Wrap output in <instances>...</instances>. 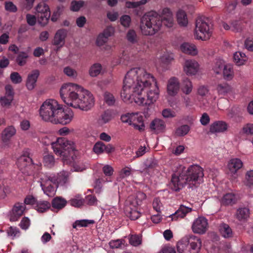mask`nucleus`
Segmentation results:
<instances>
[{
    "instance_id": "15",
    "label": "nucleus",
    "mask_w": 253,
    "mask_h": 253,
    "mask_svg": "<svg viewBox=\"0 0 253 253\" xmlns=\"http://www.w3.org/2000/svg\"><path fill=\"white\" fill-rule=\"evenodd\" d=\"M26 209L24 204L17 203L14 205L10 215V220L15 221L23 215Z\"/></svg>"
},
{
    "instance_id": "9",
    "label": "nucleus",
    "mask_w": 253,
    "mask_h": 253,
    "mask_svg": "<svg viewBox=\"0 0 253 253\" xmlns=\"http://www.w3.org/2000/svg\"><path fill=\"white\" fill-rule=\"evenodd\" d=\"M121 120L123 123H128L140 131L144 129L143 117L141 114L137 113H126L121 116Z\"/></svg>"
},
{
    "instance_id": "49",
    "label": "nucleus",
    "mask_w": 253,
    "mask_h": 253,
    "mask_svg": "<svg viewBox=\"0 0 253 253\" xmlns=\"http://www.w3.org/2000/svg\"><path fill=\"white\" fill-rule=\"evenodd\" d=\"M147 2V0H141L138 1L134 2L127 1L126 2V6L128 8H136L140 5L146 4Z\"/></svg>"
},
{
    "instance_id": "45",
    "label": "nucleus",
    "mask_w": 253,
    "mask_h": 253,
    "mask_svg": "<svg viewBox=\"0 0 253 253\" xmlns=\"http://www.w3.org/2000/svg\"><path fill=\"white\" fill-rule=\"evenodd\" d=\"M101 70V65L99 63H95L90 67L89 74L91 77H96L100 73Z\"/></svg>"
},
{
    "instance_id": "39",
    "label": "nucleus",
    "mask_w": 253,
    "mask_h": 253,
    "mask_svg": "<svg viewBox=\"0 0 253 253\" xmlns=\"http://www.w3.org/2000/svg\"><path fill=\"white\" fill-rule=\"evenodd\" d=\"M221 74L223 75L225 80H231L233 77V70L231 66L229 65H226Z\"/></svg>"
},
{
    "instance_id": "51",
    "label": "nucleus",
    "mask_w": 253,
    "mask_h": 253,
    "mask_svg": "<svg viewBox=\"0 0 253 253\" xmlns=\"http://www.w3.org/2000/svg\"><path fill=\"white\" fill-rule=\"evenodd\" d=\"M129 242L133 246H137L141 243V240L138 235H131L129 237Z\"/></svg>"
},
{
    "instance_id": "46",
    "label": "nucleus",
    "mask_w": 253,
    "mask_h": 253,
    "mask_svg": "<svg viewBox=\"0 0 253 253\" xmlns=\"http://www.w3.org/2000/svg\"><path fill=\"white\" fill-rule=\"evenodd\" d=\"M104 148L105 144L101 141H98L94 145L93 150L95 154L99 155L104 152Z\"/></svg>"
},
{
    "instance_id": "26",
    "label": "nucleus",
    "mask_w": 253,
    "mask_h": 253,
    "mask_svg": "<svg viewBox=\"0 0 253 253\" xmlns=\"http://www.w3.org/2000/svg\"><path fill=\"white\" fill-rule=\"evenodd\" d=\"M180 50L186 54L195 55L197 53L196 47L194 44L184 42L180 46Z\"/></svg>"
},
{
    "instance_id": "3",
    "label": "nucleus",
    "mask_w": 253,
    "mask_h": 253,
    "mask_svg": "<svg viewBox=\"0 0 253 253\" xmlns=\"http://www.w3.org/2000/svg\"><path fill=\"white\" fill-rule=\"evenodd\" d=\"M40 115L44 121L65 125L72 121L73 112L70 109H64L56 100L48 99L41 106Z\"/></svg>"
},
{
    "instance_id": "1",
    "label": "nucleus",
    "mask_w": 253,
    "mask_h": 253,
    "mask_svg": "<svg viewBox=\"0 0 253 253\" xmlns=\"http://www.w3.org/2000/svg\"><path fill=\"white\" fill-rule=\"evenodd\" d=\"M159 90L155 79L141 68L129 70L124 80L121 96L124 102L134 101L138 105L153 103L158 98Z\"/></svg>"
},
{
    "instance_id": "47",
    "label": "nucleus",
    "mask_w": 253,
    "mask_h": 253,
    "mask_svg": "<svg viewBox=\"0 0 253 253\" xmlns=\"http://www.w3.org/2000/svg\"><path fill=\"white\" fill-rule=\"evenodd\" d=\"M5 10L9 12L15 13L17 11L18 8L13 2L6 1L4 2Z\"/></svg>"
},
{
    "instance_id": "5",
    "label": "nucleus",
    "mask_w": 253,
    "mask_h": 253,
    "mask_svg": "<svg viewBox=\"0 0 253 253\" xmlns=\"http://www.w3.org/2000/svg\"><path fill=\"white\" fill-rule=\"evenodd\" d=\"M161 27V15L156 11L148 12L141 19L140 29L144 35H154L160 30Z\"/></svg>"
},
{
    "instance_id": "18",
    "label": "nucleus",
    "mask_w": 253,
    "mask_h": 253,
    "mask_svg": "<svg viewBox=\"0 0 253 253\" xmlns=\"http://www.w3.org/2000/svg\"><path fill=\"white\" fill-rule=\"evenodd\" d=\"M184 70L187 75H195L198 70V63L195 60H187L185 62Z\"/></svg>"
},
{
    "instance_id": "37",
    "label": "nucleus",
    "mask_w": 253,
    "mask_h": 253,
    "mask_svg": "<svg viewBox=\"0 0 253 253\" xmlns=\"http://www.w3.org/2000/svg\"><path fill=\"white\" fill-rule=\"evenodd\" d=\"M193 88L191 82L188 79L185 78L183 80L182 83L181 90L186 94H190Z\"/></svg>"
},
{
    "instance_id": "44",
    "label": "nucleus",
    "mask_w": 253,
    "mask_h": 253,
    "mask_svg": "<svg viewBox=\"0 0 253 253\" xmlns=\"http://www.w3.org/2000/svg\"><path fill=\"white\" fill-rule=\"evenodd\" d=\"M28 57V55L26 52H20L16 58V62L19 66H22L26 64Z\"/></svg>"
},
{
    "instance_id": "17",
    "label": "nucleus",
    "mask_w": 253,
    "mask_h": 253,
    "mask_svg": "<svg viewBox=\"0 0 253 253\" xmlns=\"http://www.w3.org/2000/svg\"><path fill=\"white\" fill-rule=\"evenodd\" d=\"M179 88L180 84L177 78L172 77L169 80L167 84V92L169 95L171 96L176 95Z\"/></svg>"
},
{
    "instance_id": "32",
    "label": "nucleus",
    "mask_w": 253,
    "mask_h": 253,
    "mask_svg": "<svg viewBox=\"0 0 253 253\" xmlns=\"http://www.w3.org/2000/svg\"><path fill=\"white\" fill-rule=\"evenodd\" d=\"M216 90L219 95L224 96L231 91V86L226 83L219 84L217 85Z\"/></svg>"
},
{
    "instance_id": "64",
    "label": "nucleus",
    "mask_w": 253,
    "mask_h": 253,
    "mask_svg": "<svg viewBox=\"0 0 253 253\" xmlns=\"http://www.w3.org/2000/svg\"><path fill=\"white\" fill-rule=\"evenodd\" d=\"M5 95L4 96H6L7 98L13 100L14 93L12 86L10 85H7L5 86Z\"/></svg>"
},
{
    "instance_id": "24",
    "label": "nucleus",
    "mask_w": 253,
    "mask_h": 253,
    "mask_svg": "<svg viewBox=\"0 0 253 253\" xmlns=\"http://www.w3.org/2000/svg\"><path fill=\"white\" fill-rule=\"evenodd\" d=\"M16 129L13 126L6 127L2 132L1 138L4 143L9 141L10 138L15 134Z\"/></svg>"
},
{
    "instance_id": "4",
    "label": "nucleus",
    "mask_w": 253,
    "mask_h": 253,
    "mask_svg": "<svg viewBox=\"0 0 253 253\" xmlns=\"http://www.w3.org/2000/svg\"><path fill=\"white\" fill-rule=\"evenodd\" d=\"M204 176L203 169L199 165H194L190 166L187 169H182L178 175H172L171 183L173 189L179 191L186 184L195 185Z\"/></svg>"
},
{
    "instance_id": "30",
    "label": "nucleus",
    "mask_w": 253,
    "mask_h": 253,
    "mask_svg": "<svg viewBox=\"0 0 253 253\" xmlns=\"http://www.w3.org/2000/svg\"><path fill=\"white\" fill-rule=\"evenodd\" d=\"M67 203V201L63 198L56 197L52 200L51 206L54 209L61 210L65 207Z\"/></svg>"
},
{
    "instance_id": "16",
    "label": "nucleus",
    "mask_w": 253,
    "mask_h": 253,
    "mask_svg": "<svg viewBox=\"0 0 253 253\" xmlns=\"http://www.w3.org/2000/svg\"><path fill=\"white\" fill-rule=\"evenodd\" d=\"M161 17L162 19V24L163 23L166 27L168 28H171L173 26V15L169 8H164L162 10Z\"/></svg>"
},
{
    "instance_id": "53",
    "label": "nucleus",
    "mask_w": 253,
    "mask_h": 253,
    "mask_svg": "<svg viewBox=\"0 0 253 253\" xmlns=\"http://www.w3.org/2000/svg\"><path fill=\"white\" fill-rule=\"evenodd\" d=\"M10 78L11 82L15 84L21 83L22 79L21 76L18 72H14L11 73Z\"/></svg>"
},
{
    "instance_id": "42",
    "label": "nucleus",
    "mask_w": 253,
    "mask_h": 253,
    "mask_svg": "<svg viewBox=\"0 0 253 253\" xmlns=\"http://www.w3.org/2000/svg\"><path fill=\"white\" fill-rule=\"evenodd\" d=\"M190 127L187 125H184L176 128L175 134L178 136H183L186 135L190 131Z\"/></svg>"
},
{
    "instance_id": "28",
    "label": "nucleus",
    "mask_w": 253,
    "mask_h": 253,
    "mask_svg": "<svg viewBox=\"0 0 253 253\" xmlns=\"http://www.w3.org/2000/svg\"><path fill=\"white\" fill-rule=\"evenodd\" d=\"M228 166L230 171L235 173L242 167L243 163L239 159H232L229 162Z\"/></svg>"
},
{
    "instance_id": "57",
    "label": "nucleus",
    "mask_w": 253,
    "mask_h": 253,
    "mask_svg": "<svg viewBox=\"0 0 253 253\" xmlns=\"http://www.w3.org/2000/svg\"><path fill=\"white\" fill-rule=\"evenodd\" d=\"M241 23V22L237 20L232 21L231 25V30L236 32H240L242 28Z\"/></svg>"
},
{
    "instance_id": "22",
    "label": "nucleus",
    "mask_w": 253,
    "mask_h": 253,
    "mask_svg": "<svg viewBox=\"0 0 253 253\" xmlns=\"http://www.w3.org/2000/svg\"><path fill=\"white\" fill-rule=\"evenodd\" d=\"M66 36L67 32L65 30H58L54 36L53 44L55 45H63L65 43V39Z\"/></svg>"
},
{
    "instance_id": "62",
    "label": "nucleus",
    "mask_w": 253,
    "mask_h": 253,
    "mask_svg": "<svg viewBox=\"0 0 253 253\" xmlns=\"http://www.w3.org/2000/svg\"><path fill=\"white\" fill-rule=\"evenodd\" d=\"M162 207V203H161L160 200L158 198H156L154 199L153 202V209L158 212L161 211Z\"/></svg>"
},
{
    "instance_id": "7",
    "label": "nucleus",
    "mask_w": 253,
    "mask_h": 253,
    "mask_svg": "<svg viewBox=\"0 0 253 253\" xmlns=\"http://www.w3.org/2000/svg\"><path fill=\"white\" fill-rule=\"evenodd\" d=\"M202 246L201 239L193 235L183 237L177 243L179 253H199Z\"/></svg>"
},
{
    "instance_id": "8",
    "label": "nucleus",
    "mask_w": 253,
    "mask_h": 253,
    "mask_svg": "<svg viewBox=\"0 0 253 253\" xmlns=\"http://www.w3.org/2000/svg\"><path fill=\"white\" fill-rule=\"evenodd\" d=\"M212 26L210 18L198 17L196 22L195 35L197 39L207 41L212 35Z\"/></svg>"
},
{
    "instance_id": "27",
    "label": "nucleus",
    "mask_w": 253,
    "mask_h": 253,
    "mask_svg": "<svg viewBox=\"0 0 253 253\" xmlns=\"http://www.w3.org/2000/svg\"><path fill=\"white\" fill-rule=\"evenodd\" d=\"M126 215L131 220H134L140 216V213L136 209L129 206H126L124 210Z\"/></svg>"
},
{
    "instance_id": "34",
    "label": "nucleus",
    "mask_w": 253,
    "mask_h": 253,
    "mask_svg": "<svg viewBox=\"0 0 253 253\" xmlns=\"http://www.w3.org/2000/svg\"><path fill=\"white\" fill-rule=\"evenodd\" d=\"M177 21L178 24L181 26H186L188 24V19L186 12L182 10H179L176 14Z\"/></svg>"
},
{
    "instance_id": "21",
    "label": "nucleus",
    "mask_w": 253,
    "mask_h": 253,
    "mask_svg": "<svg viewBox=\"0 0 253 253\" xmlns=\"http://www.w3.org/2000/svg\"><path fill=\"white\" fill-rule=\"evenodd\" d=\"M192 209L183 205H181L177 211L171 214V217L172 220H177L178 218H182L186 215L191 211Z\"/></svg>"
},
{
    "instance_id": "23",
    "label": "nucleus",
    "mask_w": 253,
    "mask_h": 253,
    "mask_svg": "<svg viewBox=\"0 0 253 253\" xmlns=\"http://www.w3.org/2000/svg\"><path fill=\"white\" fill-rule=\"evenodd\" d=\"M166 125L164 121L159 119L154 120L150 125V128L157 133L163 131Z\"/></svg>"
},
{
    "instance_id": "40",
    "label": "nucleus",
    "mask_w": 253,
    "mask_h": 253,
    "mask_svg": "<svg viewBox=\"0 0 253 253\" xmlns=\"http://www.w3.org/2000/svg\"><path fill=\"white\" fill-rule=\"evenodd\" d=\"M127 41L132 44L136 43L138 41V37L134 30H129L126 36Z\"/></svg>"
},
{
    "instance_id": "11",
    "label": "nucleus",
    "mask_w": 253,
    "mask_h": 253,
    "mask_svg": "<svg viewBox=\"0 0 253 253\" xmlns=\"http://www.w3.org/2000/svg\"><path fill=\"white\" fill-rule=\"evenodd\" d=\"M40 177L39 182L44 193L49 197L54 196L58 186L56 184H53L48 174L42 173Z\"/></svg>"
},
{
    "instance_id": "58",
    "label": "nucleus",
    "mask_w": 253,
    "mask_h": 253,
    "mask_svg": "<svg viewBox=\"0 0 253 253\" xmlns=\"http://www.w3.org/2000/svg\"><path fill=\"white\" fill-rule=\"evenodd\" d=\"M131 173L130 168L126 167L123 169L119 173V178L121 179L125 178L128 176Z\"/></svg>"
},
{
    "instance_id": "43",
    "label": "nucleus",
    "mask_w": 253,
    "mask_h": 253,
    "mask_svg": "<svg viewBox=\"0 0 253 253\" xmlns=\"http://www.w3.org/2000/svg\"><path fill=\"white\" fill-rule=\"evenodd\" d=\"M94 223L93 220L83 219L76 220L73 224L74 228H77L78 227H86L89 224H93Z\"/></svg>"
},
{
    "instance_id": "61",
    "label": "nucleus",
    "mask_w": 253,
    "mask_h": 253,
    "mask_svg": "<svg viewBox=\"0 0 253 253\" xmlns=\"http://www.w3.org/2000/svg\"><path fill=\"white\" fill-rule=\"evenodd\" d=\"M102 170L104 174L107 176H111L114 172L113 168L110 165H105L103 167Z\"/></svg>"
},
{
    "instance_id": "41",
    "label": "nucleus",
    "mask_w": 253,
    "mask_h": 253,
    "mask_svg": "<svg viewBox=\"0 0 253 253\" xmlns=\"http://www.w3.org/2000/svg\"><path fill=\"white\" fill-rule=\"evenodd\" d=\"M43 162L45 166L50 168L54 165V157L52 155L45 154L43 158Z\"/></svg>"
},
{
    "instance_id": "33",
    "label": "nucleus",
    "mask_w": 253,
    "mask_h": 253,
    "mask_svg": "<svg viewBox=\"0 0 253 253\" xmlns=\"http://www.w3.org/2000/svg\"><path fill=\"white\" fill-rule=\"evenodd\" d=\"M68 203L73 207L81 208L84 205V200L81 195H77L74 198L71 199Z\"/></svg>"
},
{
    "instance_id": "50",
    "label": "nucleus",
    "mask_w": 253,
    "mask_h": 253,
    "mask_svg": "<svg viewBox=\"0 0 253 253\" xmlns=\"http://www.w3.org/2000/svg\"><path fill=\"white\" fill-rule=\"evenodd\" d=\"M104 100L105 102L109 106H112L115 102V99L112 94L109 92H106L104 93Z\"/></svg>"
},
{
    "instance_id": "19",
    "label": "nucleus",
    "mask_w": 253,
    "mask_h": 253,
    "mask_svg": "<svg viewBox=\"0 0 253 253\" xmlns=\"http://www.w3.org/2000/svg\"><path fill=\"white\" fill-rule=\"evenodd\" d=\"M40 72L38 70H34L29 74L26 82V86L29 90H32L35 87Z\"/></svg>"
},
{
    "instance_id": "36",
    "label": "nucleus",
    "mask_w": 253,
    "mask_h": 253,
    "mask_svg": "<svg viewBox=\"0 0 253 253\" xmlns=\"http://www.w3.org/2000/svg\"><path fill=\"white\" fill-rule=\"evenodd\" d=\"M249 210L246 208L239 209L236 212L237 218L240 220H246L249 217Z\"/></svg>"
},
{
    "instance_id": "31",
    "label": "nucleus",
    "mask_w": 253,
    "mask_h": 253,
    "mask_svg": "<svg viewBox=\"0 0 253 253\" xmlns=\"http://www.w3.org/2000/svg\"><path fill=\"white\" fill-rule=\"evenodd\" d=\"M219 231L222 236L225 238H231L233 236L232 230L227 224L221 223L219 226Z\"/></svg>"
},
{
    "instance_id": "10",
    "label": "nucleus",
    "mask_w": 253,
    "mask_h": 253,
    "mask_svg": "<svg viewBox=\"0 0 253 253\" xmlns=\"http://www.w3.org/2000/svg\"><path fill=\"white\" fill-rule=\"evenodd\" d=\"M17 165L23 174L27 175L34 174L35 166L32 159L28 155L24 154L20 157L17 160Z\"/></svg>"
},
{
    "instance_id": "14",
    "label": "nucleus",
    "mask_w": 253,
    "mask_h": 253,
    "mask_svg": "<svg viewBox=\"0 0 253 253\" xmlns=\"http://www.w3.org/2000/svg\"><path fill=\"white\" fill-rule=\"evenodd\" d=\"M208 226L207 219L204 217H199L194 221L192 228L194 233L202 234L206 232Z\"/></svg>"
},
{
    "instance_id": "55",
    "label": "nucleus",
    "mask_w": 253,
    "mask_h": 253,
    "mask_svg": "<svg viewBox=\"0 0 253 253\" xmlns=\"http://www.w3.org/2000/svg\"><path fill=\"white\" fill-rule=\"evenodd\" d=\"M242 131L247 135H253V124H247L245 125L243 127Z\"/></svg>"
},
{
    "instance_id": "6",
    "label": "nucleus",
    "mask_w": 253,
    "mask_h": 253,
    "mask_svg": "<svg viewBox=\"0 0 253 253\" xmlns=\"http://www.w3.org/2000/svg\"><path fill=\"white\" fill-rule=\"evenodd\" d=\"M52 148L56 155L62 157L65 160L73 159L76 149L74 143L66 138L60 137L51 143Z\"/></svg>"
},
{
    "instance_id": "54",
    "label": "nucleus",
    "mask_w": 253,
    "mask_h": 253,
    "mask_svg": "<svg viewBox=\"0 0 253 253\" xmlns=\"http://www.w3.org/2000/svg\"><path fill=\"white\" fill-rule=\"evenodd\" d=\"M120 23L124 27H129L131 23V18L129 15H124L120 18Z\"/></svg>"
},
{
    "instance_id": "25",
    "label": "nucleus",
    "mask_w": 253,
    "mask_h": 253,
    "mask_svg": "<svg viewBox=\"0 0 253 253\" xmlns=\"http://www.w3.org/2000/svg\"><path fill=\"white\" fill-rule=\"evenodd\" d=\"M112 118L111 112L109 110L105 111L98 117L96 123L98 126H102L110 122Z\"/></svg>"
},
{
    "instance_id": "63",
    "label": "nucleus",
    "mask_w": 253,
    "mask_h": 253,
    "mask_svg": "<svg viewBox=\"0 0 253 253\" xmlns=\"http://www.w3.org/2000/svg\"><path fill=\"white\" fill-rule=\"evenodd\" d=\"M37 201H38L33 196L28 195L25 198L24 204L25 205L26 204L36 206Z\"/></svg>"
},
{
    "instance_id": "38",
    "label": "nucleus",
    "mask_w": 253,
    "mask_h": 253,
    "mask_svg": "<svg viewBox=\"0 0 253 253\" xmlns=\"http://www.w3.org/2000/svg\"><path fill=\"white\" fill-rule=\"evenodd\" d=\"M225 65L222 60L217 59L213 66L212 70L215 74H221Z\"/></svg>"
},
{
    "instance_id": "59",
    "label": "nucleus",
    "mask_w": 253,
    "mask_h": 253,
    "mask_svg": "<svg viewBox=\"0 0 253 253\" xmlns=\"http://www.w3.org/2000/svg\"><path fill=\"white\" fill-rule=\"evenodd\" d=\"M246 185L249 186L253 185V170L247 172L246 175Z\"/></svg>"
},
{
    "instance_id": "12",
    "label": "nucleus",
    "mask_w": 253,
    "mask_h": 253,
    "mask_svg": "<svg viewBox=\"0 0 253 253\" xmlns=\"http://www.w3.org/2000/svg\"><path fill=\"white\" fill-rule=\"evenodd\" d=\"M38 21L42 26H45L50 17L49 7L45 3L41 2L38 4L36 8Z\"/></svg>"
},
{
    "instance_id": "20",
    "label": "nucleus",
    "mask_w": 253,
    "mask_h": 253,
    "mask_svg": "<svg viewBox=\"0 0 253 253\" xmlns=\"http://www.w3.org/2000/svg\"><path fill=\"white\" fill-rule=\"evenodd\" d=\"M228 125L223 121H216L212 123L210 128L211 133L223 132L227 129Z\"/></svg>"
},
{
    "instance_id": "29",
    "label": "nucleus",
    "mask_w": 253,
    "mask_h": 253,
    "mask_svg": "<svg viewBox=\"0 0 253 253\" xmlns=\"http://www.w3.org/2000/svg\"><path fill=\"white\" fill-rule=\"evenodd\" d=\"M236 202L235 195L232 193L225 194L221 200V204L222 206L232 205Z\"/></svg>"
},
{
    "instance_id": "60",
    "label": "nucleus",
    "mask_w": 253,
    "mask_h": 253,
    "mask_svg": "<svg viewBox=\"0 0 253 253\" xmlns=\"http://www.w3.org/2000/svg\"><path fill=\"white\" fill-rule=\"evenodd\" d=\"M162 115L164 118H173L175 116V113L170 109H165L162 111Z\"/></svg>"
},
{
    "instance_id": "13",
    "label": "nucleus",
    "mask_w": 253,
    "mask_h": 253,
    "mask_svg": "<svg viewBox=\"0 0 253 253\" xmlns=\"http://www.w3.org/2000/svg\"><path fill=\"white\" fill-rule=\"evenodd\" d=\"M71 172L66 170H62L55 174H51L48 176L52 180L53 184H56L58 186H65L69 182Z\"/></svg>"
},
{
    "instance_id": "35",
    "label": "nucleus",
    "mask_w": 253,
    "mask_h": 253,
    "mask_svg": "<svg viewBox=\"0 0 253 253\" xmlns=\"http://www.w3.org/2000/svg\"><path fill=\"white\" fill-rule=\"evenodd\" d=\"M51 206L49 202L45 201H37L35 206V209L39 212H43L48 210Z\"/></svg>"
},
{
    "instance_id": "2",
    "label": "nucleus",
    "mask_w": 253,
    "mask_h": 253,
    "mask_svg": "<svg viewBox=\"0 0 253 253\" xmlns=\"http://www.w3.org/2000/svg\"><path fill=\"white\" fill-rule=\"evenodd\" d=\"M60 95L66 104L75 108L87 111L94 105L92 94L76 84H63L60 88Z\"/></svg>"
},
{
    "instance_id": "48",
    "label": "nucleus",
    "mask_w": 253,
    "mask_h": 253,
    "mask_svg": "<svg viewBox=\"0 0 253 253\" xmlns=\"http://www.w3.org/2000/svg\"><path fill=\"white\" fill-rule=\"evenodd\" d=\"M84 203L89 206H96L97 204V200L94 195H88L85 196L84 199Z\"/></svg>"
},
{
    "instance_id": "52",
    "label": "nucleus",
    "mask_w": 253,
    "mask_h": 253,
    "mask_svg": "<svg viewBox=\"0 0 253 253\" xmlns=\"http://www.w3.org/2000/svg\"><path fill=\"white\" fill-rule=\"evenodd\" d=\"M84 4L83 1L73 0L71 2L70 9L73 11H78L83 6Z\"/></svg>"
},
{
    "instance_id": "56",
    "label": "nucleus",
    "mask_w": 253,
    "mask_h": 253,
    "mask_svg": "<svg viewBox=\"0 0 253 253\" xmlns=\"http://www.w3.org/2000/svg\"><path fill=\"white\" fill-rule=\"evenodd\" d=\"M26 19L28 24L31 26H35L37 20L36 16L29 13L26 14Z\"/></svg>"
}]
</instances>
